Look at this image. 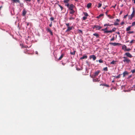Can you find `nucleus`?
<instances>
[{"label":"nucleus","instance_id":"obj_1","mask_svg":"<svg viewBox=\"0 0 135 135\" xmlns=\"http://www.w3.org/2000/svg\"><path fill=\"white\" fill-rule=\"evenodd\" d=\"M133 12L132 14L130 15H129L128 16L129 19L131 20L132 19V18L133 17L134 15V13L135 12L134 8H133Z\"/></svg>","mask_w":135,"mask_h":135},{"label":"nucleus","instance_id":"obj_2","mask_svg":"<svg viewBox=\"0 0 135 135\" xmlns=\"http://www.w3.org/2000/svg\"><path fill=\"white\" fill-rule=\"evenodd\" d=\"M100 70H98L97 71H96L95 72L94 75L93 76H91V77L93 78H95L96 76L98 75L99 73H100Z\"/></svg>","mask_w":135,"mask_h":135},{"label":"nucleus","instance_id":"obj_3","mask_svg":"<svg viewBox=\"0 0 135 135\" xmlns=\"http://www.w3.org/2000/svg\"><path fill=\"white\" fill-rule=\"evenodd\" d=\"M74 7V6L73 5V4H69L68 7L69 9L70 10H72V9H73Z\"/></svg>","mask_w":135,"mask_h":135},{"label":"nucleus","instance_id":"obj_4","mask_svg":"<svg viewBox=\"0 0 135 135\" xmlns=\"http://www.w3.org/2000/svg\"><path fill=\"white\" fill-rule=\"evenodd\" d=\"M102 28V27L100 26H99L97 25H94L93 27V29L95 28H97V30H99Z\"/></svg>","mask_w":135,"mask_h":135},{"label":"nucleus","instance_id":"obj_5","mask_svg":"<svg viewBox=\"0 0 135 135\" xmlns=\"http://www.w3.org/2000/svg\"><path fill=\"white\" fill-rule=\"evenodd\" d=\"M89 58L90 59L92 58L93 61L95 60L96 59V56L94 55H92L90 56Z\"/></svg>","mask_w":135,"mask_h":135},{"label":"nucleus","instance_id":"obj_6","mask_svg":"<svg viewBox=\"0 0 135 135\" xmlns=\"http://www.w3.org/2000/svg\"><path fill=\"white\" fill-rule=\"evenodd\" d=\"M125 55H126L127 57L130 58H131L132 56V55L128 52H126L125 54Z\"/></svg>","mask_w":135,"mask_h":135},{"label":"nucleus","instance_id":"obj_7","mask_svg":"<svg viewBox=\"0 0 135 135\" xmlns=\"http://www.w3.org/2000/svg\"><path fill=\"white\" fill-rule=\"evenodd\" d=\"M123 61L124 62H126L127 63H129L131 62L130 60L128 58L123 60Z\"/></svg>","mask_w":135,"mask_h":135},{"label":"nucleus","instance_id":"obj_8","mask_svg":"<svg viewBox=\"0 0 135 135\" xmlns=\"http://www.w3.org/2000/svg\"><path fill=\"white\" fill-rule=\"evenodd\" d=\"M47 30L48 32L50 33L51 34V35H53L52 32L50 29V28H48L47 29Z\"/></svg>","mask_w":135,"mask_h":135},{"label":"nucleus","instance_id":"obj_9","mask_svg":"<svg viewBox=\"0 0 135 135\" xmlns=\"http://www.w3.org/2000/svg\"><path fill=\"white\" fill-rule=\"evenodd\" d=\"M47 30L48 32L50 33L51 34V35H53L52 32L50 29V28H48L47 29Z\"/></svg>","mask_w":135,"mask_h":135},{"label":"nucleus","instance_id":"obj_10","mask_svg":"<svg viewBox=\"0 0 135 135\" xmlns=\"http://www.w3.org/2000/svg\"><path fill=\"white\" fill-rule=\"evenodd\" d=\"M27 13V11L26 10V9L25 8L23 9L22 11V15L23 16H25L26 13Z\"/></svg>","mask_w":135,"mask_h":135},{"label":"nucleus","instance_id":"obj_11","mask_svg":"<svg viewBox=\"0 0 135 135\" xmlns=\"http://www.w3.org/2000/svg\"><path fill=\"white\" fill-rule=\"evenodd\" d=\"M73 28L72 26H71V27H67V29L66 30V32H67V31H70Z\"/></svg>","mask_w":135,"mask_h":135},{"label":"nucleus","instance_id":"obj_12","mask_svg":"<svg viewBox=\"0 0 135 135\" xmlns=\"http://www.w3.org/2000/svg\"><path fill=\"white\" fill-rule=\"evenodd\" d=\"M11 1L13 3H19L20 2L19 0H11Z\"/></svg>","mask_w":135,"mask_h":135},{"label":"nucleus","instance_id":"obj_13","mask_svg":"<svg viewBox=\"0 0 135 135\" xmlns=\"http://www.w3.org/2000/svg\"><path fill=\"white\" fill-rule=\"evenodd\" d=\"M123 77H124L126 75H128V73L127 71H125L124 72L123 74Z\"/></svg>","mask_w":135,"mask_h":135},{"label":"nucleus","instance_id":"obj_14","mask_svg":"<svg viewBox=\"0 0 135 135\" xmlns=\"http://www.w3.org/2000/svg\"><path fill=\"white\" fill-rule=\"evenodd\" d=\"M87 56L86 55H84L83 57H81L80 58V59L81 60L83 59H87Z\"/></svg>","mask_w":135,"mask_h":135},{"label":"nucleus","instance_id":"obj_15","mask_svg":"<svg viewBox=\"0 0 135 135\" xmlns=\"http://www.w3.org/2000/svg\"><path fill=\"white\" fill-rule=\"evenodd\" d=\"M99 79L97 78L95 79H93V81L94 82H99Z\"/></svg>","mask_w":135,"mask_h":135},{"label":"nucleus","instance_id":"obj_16","mask_svg":"<svg viewBox=\"0 0 135 135\" xmlns=\"http://www.w3.org/2000/svg\"><path fill=\"white\" fill-rule=\"evenodd\" d=\"M74 18H75L73 17L72 16V15H70V17L69 18V20H74Z\"/></svg>","mask_w":135,"mask_h":135},{"label":"nucleus","instance_id":"obj_17","mask_svg":"<svg viewBox=\"0 0 135 135\" xmlns=\"http://www.w3.org/2000/svg\"><path fill=\"white\" fill-rule=\"evenodd\" d=\"M109 44L111 45H113L114 46H117V43L116 42H110Z\"/></svg>","mask_w":135,"mask_h":135},{"label":"nucleus","instance_id":"obj_18","mask_svg":"<svg viewBox=\"0 0 135 135\" xmlns=\"http://www.w3.org/2000/svg\"><path fill=\"white\" fill-rule=\"evenodd\" d=\"M91 5V3H88L87 5V7L88 8H90Z\"/></svg>","mask_w":135,"mask_h":135},{"label":"nucleus","instance_id":"obj_19","mask_svg":"<svg viewBox=\"0 0 135 135\" xmlns=\"http://www.w3.org/2000/svg\"><path fill=\"white\" fill-rule=\"evenodd\" d=\"M102 5V4L101 2H100V3H98V8H99L100 7H101Z\"/></svg>","mask_w":135,"mask_h":135},{"label":"nucleus","instance_id":"obj_20","mask_svg":"<svg viewBox=\"0 0 135 135\" xmlns=\"http://www.w3.org/2000/svg\"><path fill=\"white\" fill-rule=\"evenodd\" d=\"M64 55V54H62L60 57L59 58V60H60L63 57Z\"/></svg>","mask_w":135,"mask_h":135},{"label":"nucleus","instance_id":"obj_21","mask_svg":"<svg viewBox=\"0 0 135 135\" xmlns=\"http://www.w3.org/2000/svg\"><path fill=\"white\" fill-rule=\"evenodd\" d=\"M131 26H129L127 28H126V30L127 31H129L131 29Z\"/></svg>","mask_w":135,"mask_h":135},{"label":"nucleus","instance_id":"obj_22","mask_svg":"<svg viewBox=\"0 0 135 135\" xmlns=\"http://www.w3.org/2000/svg\"><path fill=\"white\" fill-rule=\"evenodd\" d=\"M107 27H106L104 29H102V31H104V33H106V32H105V31H108V30H107Z\"/></svg>","mask_w":135,"mask_h":135},{"label":"nucleus","instance_id":"obj_23","mask_svg":"<svg viewBox=\"0 0 135 135\" xmlns=\"http://www.w3.org/2000/svg\"><path fill=\"white\" fill-rule=\"evenodd\" d=\"M71 11L69 12L71 14H73L75 12V11L73 10L72 9V10H70Z\"/></svg>","mask_w":135,"mask_h":135},{"label":"nucleus","instance_id":"obj_24","mask_svg":"<svg viewBox=\"0 0 135 135\" xmlns=\"http://www.w3.org/2000/svg\"><path fill=\"white\" fill-rule=\"evenodd\" d=\"M100 85H102V86H105L107 87H109V85H107L105 84H100Z\"/></svg>","mask_w":135,"mask_h":135},{"label":"nucleus","instance_id":"obj_25","mask_svg":"<svg viewBox=\"0 0 135 135\" xmlns=\"http://www.w3.org/2000/svg\"><path fill=\"white\" fill-rule=\"evenodd\" d=\"M70 0H64V3H67L68 2H69Z\"/></svg>","mask_w":135,"mask_h":135},{"label":"nucleus","instance_id":"obj_26","mask_svg":"<svg viewBox=\"0 0 135 135\" xmlns=\"http://www.w3.org/2000/svg\"><path fill=\"white\" fill-rule=\"evenodd\" d=\"M93 35L94 36H96L97 37H99V35L97 33H94L93 34Z\"/></svg>","mask_w":135,"mask_h":135},{"label":"nucleus","instance_id":"obj_27","mask_svg":"<svg viewBox=\"0 0 135 135\" xmlns=\"http://www.w3.org/2000/svg\"><path fill=\"white\" fill-rule=\"evenodd\" d=\"M103 14H100L98 16H97V18H100V17L102 16H103Z\"/></svg>","mask_w":135,"mask_h":135},{"label":"nucleus","instance_id":"obj_28","mask_svg":"<svg viewBox=\"0 0 135 135\" xmlns=\"http://www.w3.org/2000/svg\"><path fill=\"white\" fill-rule=\"evenodd\" d=\"M121 74H119L117 76H115V77L116 78H119L120 77V75ZM114 77H115V76H114Z\"/></svg>","mask_w":135,"mask_h":135},{"label":"nucleus","instance_id":"obj_29","mask_svg":"<svg viewBox=\"0 0 135 135\" xmlns=\"http://www.w3.org/2000/svg\"><path fill=\"white\" fill-rule=\"evenodd\" d=\"M105 32H106V33H112V30H108L107 31H105Z\"/></svg>","mask_w":135,"mask_h":135},{"label":"nucleus","instance_id":"obj_30","mask_svg":"<svg viewBox=\"0 0 135 135\" xmlns=\"http://www.w3.org/2000/svg\"><path fill=\"white\" fill-rule=\"evenodd\" d=\"M126 48L127 47L125 45H123L122 47V49H124L125 50V49H126Z\"/></svg>","mask_w":135,"mask_h":135},{"label":"nucleus","instance_id":"obj_31","mask_svg":"<svg viewBox=\"0 0 135 135\" xmlns=\"http://www.w3.org/2000/svg\"><path fill=\"white\" fill-rule=\"evenodd\" d=\"M103 70L105 71H108V68L107 67H106L103 68Z\"/></svg>","mask_w":135,"mask_h":135},{"label":"nucleus","instance_id":"obj_32","mask_svg":"<svg viewBox=\"0 0 135 135\" xmlns=\"http://www.w3.org/2000/svg\"><path fill=\"white\" fill-rule=\"evenodd\" d=\"M115 61L114 60L112 61L110 63V64H115Z\"/></svg>","mask_w":135,"mask_h":135},{"label":"nucleus","instance_id":"obj_33","mask_svg":"<svg viewBox=\"0 0 135 135\" xmlns=\"http://www.w3.org/2000/svg\"><path fill=\"white\" fill-rule=\"evenodd\" d=\"M65 4V6H67V7L69 6V4L68 2L67 3H64Z\"/></svg>","mask_w":135,"mask_h":135},{"label":"nucleus","instance_id":"obj_34","mask_svg":"<svg viewBox=\"0 0 135 135\" xmlns=\"http://www.w3.org/2000/svg\"><path fill=\"white\" fill-rule=\"evenodd\" d=\"M130 50V49L128 48L127 49V48L125 49V51H129Z\"/></svg>","mask_w":135,"mask_h":135},{"label":"nucleus","instance_id":"obj_35","mask_svg":"<svg viewBox=\"0 0 135 135\" xmlns=\"http://www.w3.org/2000/svg\"><path fill=\"white\" fill-rule=\"evenodd\" d=\"M84 15L86 16L87 17L88 16V13L86 12H84Z\"/></svg>","mask_w":135,"mask_h":135},{"label":"nucleus","instance_id":"obj_36","mask_svg":"<svg viewBox=\"0 0 135 135\" xmlns=\"http://www.w3.org/2000/svg\"><path fill=\"white\" fill-rule=\"evenodd\" d=\"M78 32L79 33H81V34H83L82 31L81 30H78Z\"/></svg>","mask_w":135,"mask_h":135},{"label":"nucleus","instance_id":"obj_37","mask_svg":"<svg viewBox=\"0 0 135 135\" xmlns=\"http://www.w3.org/2000/svg\"><path fill=\"white\" fill-rule=\"evenodd\" d=\"M98 61L100 63H103V61L101 59H100Z\"/></svg>","mask_w":135,"mask_h":135},{"label":"nucleus","instance_id":"obj_38","mask_svg":"<svg viewBox=\"0 0 135 135\" xmlns=\"http://www.w3.org/2000/svg\"><path fill=\"white\" fill-rule=\"evenodd\" d=\"M58 6L61 8V10H62L63 8V7L60 5L58 4Z\"/></svg>","mask_w":135,"mask_h":135},{"label":"nucleus","instance_id":"obj_39","mask_svg":"<svg viewBox=\"0 0 135 135\" xmlns=\"http://www.w3.org/2000/svg\"><path fill=\"white\" fill-rule=\"evenodd\" d=\"M114 40V37L113 36V37L111 39L110 41H113Z\"/></svg>","mask_w":135,"mask_h":135},{"label":"nucleus","instance_id":"obj_40","mask_svg":"<svg viewBox=\"0 0 135 135\" xmlns=\"http://www.w3.org/2000/svg\"><path fill=\"white\" fill-rule=\"evenodd\" d=\"M116 30V28L115 27L113 28L112 29V32H114L115 31V30Z\"/></svg>","mask_w":135,"mask_h":135},{"label":"nucleus","instance_id":"obj_41","mask_svg":"<svg viewBox=\"0 0 135 135\" xmlns=\"http://www.w3.org/2000/svg\"><path fill=\"white\" fill-rule=\"evenodd\" d=\"M104 26H110V25L108 23V24H105L104 25Z\"/></svg>","mask_w":135,"mask_h":135},{"label":"nucleus","instance_id":"obj_42","mask_svg":"<svg viewBox=\"0 0 135 135\" xmlns=\"http://www.w3.org/2000/svg\"><path fill=\"white\" fill-rule=\"evenodd\" d=\"M134 33V32L133 31H129L128 32V33L129 34H131L132 33Z\"/></svg>","mask_w":135,"mask_h":135},{"label":"nucleus","instance_id":"obj_43","mask_svg":"<svg viewBox=\"0 0 135 135\" xmlns=\"http://www.w3.org/2000/svg\"><path fill=\"white\" fill-rule=\"evenodd\" d=\"M135 25V22H134L132 23V26H134Z\"/></svg>","mask_w":135,"mask_h":135},{"label":"nucleus","instance_id":"obj_44","mask_svg":"<svg viewBox=\"0 0 135 135\" xmlns=\"http://www.w3.org/2000/svg\"><path fill=\"white\" fill-rule=\"evenodd\" d=\"M87 18V17L86 16H84L83 17V20H85Z\"/></svg>","mask_w":135,"mask_h":135},{"label":"nucleus","instance_id":"obj_45","mask_svg":"<svg viewBox=\"0 0 135 135\" xmlns=\"http://www.w3.org/2000/svg\"><path fill=\"white\" fill-rule=\"evenodd\" d=\"M70 53H71V54L72 55H74L75 54V51H74L73 52H71Z\"/></svg>","mask_w":135,"mask_h":135},{"label":"nucleus","instance_id":"obj_46","mask_svg":"<svg viewBox=\"0 0 135 135\" xmlns=\"http://www.w3.org/2000/svg\"><path fill=\"white\" fill-rule=\"evenodd\" d=\"M135 41V40H132L130 42V43L131 44H132V43H133V42L134 41Z\"/></svg>","mask_w":135,"mask_h":135},{"label":"nucleus","instance_id":"obj_47","mask_svg":"<svg viewBox=\"0 0 135 135\" xmlns=\"http://www.w3.org/2000/svg\"><path fill=\"white\" fill-rule=\"evenodd\" d=\"M50 20L51 21H53L54 20V18L53 17H51Z\"/></svg>","mask_w":135,"mask_h":135},{"label":"nucleus","instance_id":"obj_48","mask_svg":"<svg viewBox=\"0 0 135 135\" xmlns=\"http://www.w3.org/2000/svg\"><path fill=\"white\" fill-rule=\"evenodd\" d=\"M131 72H132V73H135V69H134V70H133L131 71Z\"/></svg>","mask_w":135,"mask_h":135},{"label":"nucleus","instance_id":"obj_49","mask_svg":"<svg viewBox=\"0 0 135 135\" xmlns=\"http://www.w3.org/2000/svg\"><path fill=\"white\" fill-rule=\"evenodd\" d=\"M121 45V44L120 43H117V46H120Z\"/></svg>","mask_w":135,"mask_h":135},{"label":"nucleus","instance_id":"obj_50","mask_svg":"<svg viewBox=\"0 0 135 135\" xmlns=\"http://www.w3.org/2000/svg\"><path fill=\"white\" fill-rule=\"evenodd\" d=\"M114 25H119V23L118 22H115L114 23Z\"/></svg>","mask_w":135,"mask_h":135},{"label":"nucleus","instance_id":"obj_51","mask_svg":"<svg viewBox=\"0 0 135 135\" xmlns=\"http://www.w3.org/2000/svg\"><path fill=\"white\" fill-rule=\"evenodd\" d=\"M66 26L67 27H69V23H66Z\"/></svg>","mask_w":135,"mask_h":135},{"label":"nucleus","instance_id":"obj_52","mask_svg":"<svg viewBox=\"0 0 135 135\" xmlns=\"http://www.w3.org/2000/svg\"><path fill=\"white\" fill-rule=\"evenodd\" d=\"M52 22H51L50 24L49 25V26L50 27H51L52 26Z\"/></svg>","mask_w":135,"mask_h":135},{"label":"nucleus","instance_id":"obj_53","mask_svg":"<svg viewBox=\"0 0 135 135\" xmlns=\"http://www.w3.org/2000/svg\"><path fill=\"white\" fill-rule=\"evenodd\" d=\"M127 15H126L124 16V18H126L127 16Z\"/></svg>","mask_w":135,"mask_h":135},{"label":"nucleus","instance_id":"obj_54","mask_svg":"<svg viewBox=\"0 0 135 135\" xmlns=\"http://www.w3.org/2000/svg\"><path fill=\"white\" fill-rule=\"evenodd\" d=\"M124 22H122L120 24L121 25H123V24H124Z\"/></svg>","mask_w":135,"mask_h":135},{"label":"nucleus","instance_id":"obj_55","mask_svg":"<svg viewBox=\"0 0 135 135\" xmlns=\"http://www.w3.org/2000/svg\"><path fill=\"white\" fill-rule=\"evenodd\" d=\"M110 19H113L114 18V17L112 16H110L109 18Z\"/></svg>","mask_w":135,"mask_h":135},{"label":"nucleus","instance_id":"obj_56","mask_svg":"<svg viewBox=\"0 0 135 135\" xmlns=\"http://www.w3.org/2000/svg\"><path fill=\"white\" fill-rule=\"evenodd\" d=\"M25 1H28V2H30L31 1V0H25Z\"/></svg>","mask_w":135,"mask_h":135},{"label":"nucleus","instance_id":"obj_57","mask_svg":"<svg viewBox=\"0 0 135 135\" xmlns=\"http://www.w3.org/2000/svg\"><path fill=\"white\" fill-rule=\"evenodd\" d=\"M116 21H117L119 22V20H118V19H117L116 20Z\"/></svg>","mask_w":135,"mask_h":135},{"label":"nucleus","instance_id":"obj_58","mask_svg":"<svg viewBox=\"0 0 135 135\" xmlns=\"http://www.w3.org/2000/svg\"><path fill=\"white\" fill-rule=\"evenodd\" d=\"M123 58L124 59H126L127 58V57H123Z\"/></svg>","mask_w":135,"mask_h":135},{"label":"nucleus","instance_id":"obj_59","mask_svg":"<svg viewBox=\"0 0 135 135\" xmlns=\"http://www.w3.org/2000/svg\"><path fill=\"white\" fill-rule=\"evenodd\" d=\"M122 13V11H120V13H119V14L120 15H121Z\"/></svg>","mask_w":135,"mask_h":135},{"label":"nucleus","instance_id":"obj_60","mask_svg":"<svg viewBox=\"0 0 135 135\" xmlns=\"http://www.w3.org/2000/svg\"><path fill=\"white\" fill-rule=\"evenodd\" d=\"M117 34H118V35H119L120 33L119 32H118L117 33Z\"/></svg>","mask_w":135,"mask_h":135},{"label":"nucleus","instance_id":"obj_61","mask_svg":"<svg viewBox=\"0 0 135 135\" xmlns=\"http://www.w3.org/2000/svg\"><path fill=\"white\" fill-rule=\"evenodd\" d=\"M116 6V4L115 6H113V8H115V7Z\"/></svg>","mask_w":135,"mask_h":135},{"label":"nucleus","instance_id":"obj_62","mask_svg":"<svg viewBox=\"0 0 135 135\" xmlns=\"http://www.w3.org/2000/svg\"><path fill=\"white\" fill-rule=\"evenodd\" d=\"M29 25V23H27V25L28 26Z\"/></svg>","mask_w":135,"mask_h":135},{"label":"nucleus","instance_id":"obj_63","mask_svg":"<svg viewBox=\"0 0 135 135\" xmlns=\"http://www.w3.org/2000/svg\"><path fill=\"white\" fill-rule=\"evenodd\" d=\"M108 11H106V12H105V14H106V15H107V13H108Z\"/></svg>","mask_w":135,"mask_h":135},{"label":"nucleus","instance_id":"obj_64","mask_svg":"<svg viewBox=\"0 0 135 135\" xmlns=\"http://www.w3.org/2000/svg\"><path fill=\"white\" fill-rule=\"evenodd\" d=\"M133 1H134V3L135 4V0H132Z\"/></svg>","mask_w":135,"mask_h":135}]
</instances>
